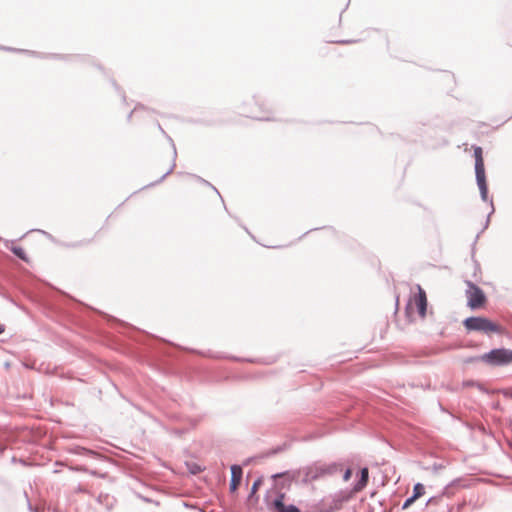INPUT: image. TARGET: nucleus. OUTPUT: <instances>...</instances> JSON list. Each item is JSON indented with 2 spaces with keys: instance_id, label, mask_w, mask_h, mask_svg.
I'll return each instance as SVG.
<instances>
[{
  "instance_id": "obj_5",
  "label": "nucleus",
  "mask_w": 512,
  "mask_h": 512,
  "mask_svg": "<svg viewBox=\"0 0 512 512\" xmlns=\"http://www.w3.org/2000/svg\"><path fill=\"white\" fill-rule=\"evenodd\" d=\"M482 362L491 366H504L512 363V350L506 348H496L481 355Z\"/></svg>"
},
{
  "instance_id": "obj_26",
  "label": "nucleus",
  "mask_w": 512,
  "mask_h": 512,
  "mask_svg": "<svg viewBox=\"0 0 512 512\" xmlns=\"http://www.w3.org/2000/svg\"><path fill=\"white\" fill-rule=\"evenodd\" d=\"M439 501V497H430L427 502H426V505H431V504H435Z\"/></svg>"
},
{
  "instance_id": "obj_6",
  "label": "nucleus",
  "mask_w": 512,
  "mask_h": 512,
  "mask_svg": "<svg viewBox=\"0 0 512 512\" xmlns=\"http://www.w3.org/2000/svg\"><path fill=\"white\" fill-rule=\"evenodd\" d=\"M231 470V479L229 484V490L231 493H235L238 490V487L241 483L243 470L240 465L233 464L230 467Z\"/></svg>"
},
{
  "instance_id": "obj_21",
  "label": "nucleus",
  "mask_w": 512,
  "mask_h": 512,
  "mask_svg": "<svg viewBox=\"0 0 512 512\" xmlns=\"http://www.w3.org/2000/svg\"><path fill=\"white\" fill-rule=\"evenodd\" d=\"M490 201V205H491V211L490 213L488 214L487 218H486V221H485V224L483 226V230L487 229L488 226H489V223H490V216L494 213L495 209H494V206H493V201L492 199L489 200Z\"/></svg>"
},
{
  "instance_id": "obj_13",
  "label": "nucleus",
  "mask_w": 512,
  "mask_h": 512,
  "mask_svg": "<svg viewBox=\"0 0 512 512\" xmlns=\"http://www.w3.org/2000/svg\"><path fill=\"white\" fill-rule=\"evenodd\" d=\"M97 500L100 503L105 502L108 510L113 507L115 502L114 498L110 497L109 494H100Z\"/></svg>"
},
{
  "instance_id": "obj_31",
  "label": "nucleus",
  "mask_w": 512,
  "mask_h": 512,
  "mask_svg": "<svg viewBox=\"0 0 512 512\" xmlns=\"http://www.w3.org/2000/svg\"><path fill=\"white\" fill-rule=\"evenodd\" d=\"M5 329H6L5 325L0 322V335L5 332Z\"/></svg>"
},
{
  "instance_id": "obj_27",
  "label": "nucleus",
  "mask_w": 512,
  "mask_h": 512,
  "mask_svg": "<svg viewBox=\"0 0 512 512\" xmlns=\"http://www.w3.org/2000/svg\"><path fill=\"white\" fill-rule=\"evenodd\" d=\"M140 107L142 108V106H141V105H137V106L134 108V110H132V111L129 113V115H128V120H130V119H131V117H132L133 113H134V112H137V111H138V109H139Z\"/></svg>"
},
{
  "instance_id": "obj_14",
  "label": "nucleus",
  "mask_w": 512,
  "mask_h": 512,
  "mask_svg": "<svg viewBox=\"0 0 512 512\" xmlns=\"http://www.w3.org/2000/svg\"><path fill=\"white\" fill-rule=\"evenodd\" d=\"M424 493H425L424 485L422 483H416L413 487V493L411 496L417 500L422 495H424Z\"/></svg>"
},
{
  "instance_id": "obj_24",
  "label": "nucleus",
  "mask_w": 512,
  "mask_h": 512,
  "mask_svg": "<svg viewBox=\"0 0 512 512\" xmlns=\"http://www.w3.org/2000/svg\"><path fill=\"white\" fill-rule=\"evenodd\" d=\"M197 179H198L200 182L204 183L205 185H207V186L211 187V188H212V189H213V190H214V191H215V192H216V193L221 197V195H220L219 191H218V190H217V189H216V188H215L211 183H209L208 181H206L205 179H203V178H201V177H197Z\"/></svg>"
},
{
  "instance_id": "obj_10",
  "label": "nucleus",
  "mask_w": 512,
  "mask_h": 512,
  "mask_svg": "<svg viewBox=\"0 0 512 512\" xmlns=\"http://www.w3.org/2000/svg\"><path fill=\"white\" fill-rule=\"evenodd\" d=\"M268 506L273 512H283L285 509L284 494L279 493Z\"/></svg>"
},
{
  "instance_id": "obj_17",
  "label": "nucleus",
  "mask_w": 512,
  "mask_h": 512,
  "mask_svg": "<svg viewBox=\"0 0 512 512\" xmlns=\"http://www.w3.org/2000/svg\"><path fill=\"white\" fill-rule=\"evenodd\" d=\"M289 444L287 443H283L282 445H279L273 449H271L268 453H267V456H272V455H276L282 451H285L289 448Z\"/></svg>"
},
{
  "instance_id": "obj_34",
  "label": "nucleus",
  "mask_w": 512,
  "mask_h": 512,
  "mask_svg": "<svg viewBox=\"0 0 512 512\" xmlns=\"http://www.w3.org/2000/svg\"><path fill=\"white\" fill-rule=\"evenodd\" d=\"M27 503H28V508H29V510H30V511H33V507H32V505H31V503H30V501H29V499H28V498H27Z\"/></svg>"
},
{
  "instance_id": "obj_28",
  "label": "nucleus",
  "mask_w": 512,
  "mask_h": 512,
  "mask_svg": "<svg viewBox=\"0 0 512 512\" xmlns=\"http://www.w3.org/2000/svg\"><path fill=\"white\" fill-rule=\"evenodd\" d=\"M338 507H339V502H336L335 507H330L329 509H326L325 512H333Z\"/></svg>"
},
{
  "instance_id": "obj_37",
  "label": "nucleus",
  "mask_w": 512,
  "mask_h": 512,
  "mask_svg": "<svg viewBox=\"0 0 512 512\" xmlns=\"http://www.w3.org/2000/svg\"><path fill=\"white\" fill-rule=\"evenodd\" d=\"M143 500L146 501V502H151V500L149 498H145L144 497Z\"/></svg>"
},
{
  "instance_id": "obj_12",
  "label": "nucleus",
  "mask_w": 512,
  "mask_h": 512,
  "mask_svg": "<svg viewBox=\"0 0 512 512\" xmlns=\"http://www.w3.org/2000/svg\"><path fill=\"white\" fill-rule=\"evenodd\" d=\"M11 252L17 256L19 259H21L22 261L28 263L29 262V258L28 256L26 255L25 251L23 250V248L19 247V246H12L10 248Z\"/></svg>"
},
{
  "instance_id": "obj_1",
  "label": "nucleus",
  "mask_w": 512,
  "mask_h": 512,
  "mask_svg": "<svg viewBox=\"0 0 512 512\" xmlns=\"http://www.w3.org/2000/svg\"><path fill=\"white\" fill-rule=\"evenodd\" d=\"M341 468V465L337 463L320 464L314 463L310 466L303 468V482L310 483L312 481L323 478L327 475L336 474Z\"/></svg>"
},
{
  "instance_id": "obj_32",
  "label": "nucleus",
  "mask_w": 512,
  "mask_h": 512,
  "mask_svg": "<svg viewBox=\"0 0 512 512\" xmlns=\"http://www.w3.org/2000/svg\"><path fill=\"white\" fill-rule=\"evenodd\" d=\"M256 118L259 119V120H267V121L271 120V118L268 117V116H259V117H256Z\"/></svg>"
},
{
  "instance_id": "obj_8",
  "label": "nucleus",
  "mask_w": 512,
  "mask_h": 512,
  "mask_svg": "<svg viewBox=\"0 0 512 512\" xmlns=\"http://www.w3.org/2000/svg\"><path fill=\"white\" fill-rule=\"evenodd\" d=\"M418 293L415 296V303L417 306L418 313L421 317H425L427 310V297L426 293L420 286H418Z\"/></svg>"
},
{
  "instance_id": "obj_4",
  "label": "nucleus",
  "mask_w": 512,
  "mask_h": 512,
  "mask_svg": "<svg viewBox=\"0 0 512 512\" xmlns=\"http://www.w3.org/2000/svg\"><path fill=\"white\" fill-rule=\"evenodd\" d=\"M464 283L467 286L465 291L467 306L471 310L482 308L487 302V297L484 291L471 280H464Z\"/></svg>"
},
{
  "instance_id": "obj_15",
  "label": "nucleus",
  "mask_w": 512,
  "mask_h": 512,
  "mask_svg": "<svg viewBox=\"0 0 512 512\" xmlns=\"http://www.w3.org/2000/svg\"><path fill=\"white\" fill-rule=\"evenodd\" d=\"M471 258H472V261H473V264H474L473 277H474V279L477 281V280H478V274H479V273H481V267H480L479 262L475 259V251H474V248H472V255H471Z\"/></svg>"
},
{
  "instance_id": "obj_3",
  "label": "nucleus",
  "mask_w": 512,
  "mask_h": 512,
  "mask_svg": "<svg viewBox=\"0 0 512 512\" xmlns=\"http://www.w3.org/2000/svg\"><path fill=\"white\" fill-rule=\"evenodd\" d=\"M474 158L476 182L480 191L481 199L486 202L488 201V187L486 182L485 167L481 147L476 146L474 148Z\"/></svg>"
},
{
  "instance_id": "obj_19",
  "label": "nucleus",
  "mask_w": 512,
  "mask_h": 512,
  "mask_svg": "<svg viewBox=\"0 0 512 512\" xmlns=\"http://www.w3.org/2000/svg\"><path fill=\"white\" fill-rule=\"evenodd\" d=\"M478 362H482L481 355H479V356H470V357H467V358L463 359V363L464 364L478 363Z\"/></svg>"
},
{
  "instance_id": "obj_25",
  "label": "nucleus",
  "mask_w": 512,
  "mask_h": 512,
  "mask_svg": "<svg viewBox=\"0 0 512 512\" xmlns=\"http://www.w3.org/2000/svg\"><path fill=\"white\" fill-rule=\"evenodd\" d=\"M352 476V470L350 468H347L343 474V480L348 481Z\"/></svg>"
},
{
  "instance_id": "obj_20",
  "label": "nucleus",
  "mask_w": 512,
  "mask_h": 512,
  "mask_svg": "<svg viewBox=\"0 0 512 512\" xmlns=\"http://www.w3.org/2000/svg\"><path fill=\"white\" fill-rule=\"evenodd\" d=\"M188 468L189 472L193 475H196L202 471L201 467L196 463L188 465Z\"/></svg>"
},
{
  "instance_id": "obj_35",
  "label": "nucleus",
  "mask_w": 512,
  "mask_h": 512,
  "mask_svg": "<svg viewBox=\"0 0 512 512\" xmlns=\"http://www.w3.org/2000/svg\"><path fill=\"white\" fill-rule=\"evenodd\" d=\"M0 49L8 50V51H14V49H12V48H10V47H0Z\"/></svg>"
},
{
  "instance_id": "obj_23",
  "label": "nucleus",
  "mask_w": 512,
  "mask_h": 512,
  "mask_svg": "<svg viewBox=\"0 0 512 512\" xmlns=\"http://www.w3.org/2000/svg\"><path fill=\"white\" fill-rule=\"evenodd\" d=\"M283 512H301V511L297 506L290 504V505H285V509Z\"/></svg>"
},
{
  "instance_id": "obj_33",
  "label": "nucleus",
  "mask_w": 512,
  "mask_h": 512,
  "mask_svg": "<svg viewBox=\"0 0 512 512\" xmlns=\"http://www.w3.org/2000/svg\"><path fill=\"white\" fill-rule=\"evenodd\" d=\"M353 41L351 40H341V41H338V43H341V44H348V43H352Z\"/></svg>"
},
{
  "instance_id": "obj_29",
  "label": "nucleus",
  "mask_w": 512,
  "mask_h": 512,
  "mask_svg": "<svg viewBox=\"0 0 512 512\" xmlns=\"http://www.w3.org/2000/svg\"><path fill=\"white\" fill-rule=\"evenodd\" d=\"M32 231H34V229H32V230H31V232H32ZM35 231L40 232V233H42V234L46 235L47 237H50V234H49V233H47V232H46V231H44V230L35 229Z\"/></svg>"
},
{
  "instance_id": "obj_16",
  "label": "nucleus",
  "mask_w": 512,
  "mask_h": 512,
  "mask_svg": "<svg viewBox=\"0 0 512 512\" xmlns=\"http://www.w3.org/2000/svg\"><path fill=\"white\" fill-rule=\"evenodd\" d=\"M262 484V477H258L252 484L250 493L248 495V499H252L258 490L259 486Z\"/></svg>"
},
{
  "instance_id": "obj_36",
  "label": "nucleus",
  "mask_w": 512,
  "mask_h": 512,
  "mask_svg": "<svg viewBox=\"0 0 512 512\" xmlns=\"http://www.w3.org/2000/svg\"><path fill=\"white\" fill-rule=\"evenodd\" d=\"M82 451H84L85 453H92L90 450H87L86 448H81Z\"/></svg>"
},
{
  "instance_id": "obj_30",
  "label": "nucleus",
  "mask_w": 512,
  "mask_h": 512,
  "mask_svg": "<svg viewBox=\"0 0 512 512\" xmlns=\"http://www.w3.org/2000/svg\"><path fill=\"white\" fill-rule=\"evenodd\" d=\"M483 231H484V230L482 229V231H479V233L477 234V236H476V238H475V240H474V242H473V246H472V248H474V249H475L476 242H477V240H478V238H479L480 234H482V232H483Z\"/></svg>"
},
{
  "instance_id": "obj_9",
  "label": "nucleus",
  "mask_w": 512,
  "mask_h": 512,
  "mask_svg": "<svg viewBox=\"0 0 512 512\" xmlns=\"http://www.w3.org/2000/svg\"><path fill=\"white\" fill-rule=\"evenodd\" d=\"M369 480V470L367 467H363L360 469V477L357 483L354 485L355 491H361L368 483Z\"/></svg>"
},
{
  "instance_id": "obj_2",
  "label": "nucleus",
  "mask_w": 512,
  "mask_h": 512,
  "mask_svg": "<svg viewBox=\"0 0 512 512\" xmlns=\"http://www.w3.org/2000/svg\"><path fill=\"white\" fill-rule=\"evenodd\" d=\"M463 325L468 331H478L485 334L496 333L502 334L503 327L486 317L482 316H471L463 321Z\"/></svg>"
},
{
  "instance_id": "obj_11",
  "label": "nucleus",
  "mask_w": 512,
  "mask_h": 512,
  "mask_svg": "<svg viewBox=\"0 0 512 512\" xmlns=\"http://www.w3.org/2000/svg\"><path fill=\"white\" fill-rule=\"evenodd\" d=\"M466 483H465V480H463L462 478H457V479H454L452 480L449 484H447L445 487H444V490H443V495H447V496H450L453 492L451 491L452 488L454 487H466Z\"/></svg>"
},
{
  "instance_id": "obj_18",
  "label": "nucleus",
  "mask_w": 512,
  "mask_h": 512,
  "mask_svg": "<svg viewBox=\"0 0 512 512\" xmlns=\"http://www.w3.org/2000/svg\"><path fill=\"white\" fill-rule=\"evenodd\" d=\"M296 472H291V471H284V472H280V473H276L274 475H272V478L273 479H278V478H282V477H290V479H294L296 477Z\"/></svg>"
},
{
  "instance_id": "obj_22",
  "label": "nucleus",
  "mask_w": 512,
  "mask_h": 512,
  "mask_svg": "<svg viewBox=\"0 0 512 512\" xmlns=\"http://www.w3.org/2000/svg\"><path fill=\"white\" fill-rule=\"evenodd\" d=\"M415 501H416V499H415V498H413L412 496L408 497V498L404 501V503H403V505H402V509H403V510L407 509V508H408V507H410V506H411Z\"/></svg>"
},
{
  "instance_id": "obj_7",
  "label": "nucleus",
  "mask_w": 512,
  "mask_h": 512,
  "mask_svg": "<svg viewBox=\"0 0 512 512\" xmlns=\"http://www.w3.org/2000/svg\"><path fill=\"white\" fill-rule=\"evenodd\" d=\"M158 128L161 131V133L167 138L169 143L171 144V147L173 149V159H172V164H171L169 170L166 173H164L160 177V179L157 180L155 183H161L169 174H171L173 172L174 168L176 167V158H177V150H176V146H175L173 139L165 132V130L162 128V126L159 123H158Z\"/></svg>"
},
{
  "instance_id": "obj_38",
  "label": "nucleus",
  "mask_w": 512,
  "mask_h": 512,
  "mask_svg": "<svg viewBox=\"0 0 512 512\" xmlns=\"http://www.w3.org/2000/svg\"><path fill=\"white\" fill-rule=\"evenodd\" d=\"M80 470H81V471H84V472H87V469H83V468H81Z\"/></svg>"
}]
</instances>
